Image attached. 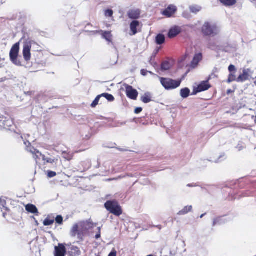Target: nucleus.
Returning <instances> with one entry per match:
<instances>
[{
	"instance_id": "f257e3e1",
	"label": "nucleus",
	"mask_w": 256,
	"mask_h": 256,
	"mask_svg": "<svg viewBox=\"0 0 256 256\" xmlns=\"http://www.w3.org/2000/svg\"><path fill=\"white\" fill-rule=\"evenodd\" d=\"M201 31L204 36H214L219 33L218 27L209 22L204 23L201 28Z\"/></svg>"
},
{
	"instance_id": "f03ea898",
	"label": "nucleus",
	"mask_w": 256,
	"mask_h": 256,
	"mask_svg": "<svg viewBox=\"0 0 256 256\" xmlns=\"http://www.w3.org/2000/svg\"><path fill=\"white\" fill-rule=\"evenodd\" d=\"M161 84L166 90H172L180 86L181 80H174L168 78L159 77Z\"/></svg>"
},
{
	"instance_id": "7ed1b4c3",
	"label": "nucleus",
	"mask_w": 256,
	"mask_h": 256,
	"mask_svg": "<svg viewBox=\"0 0 256 256\" xmlns=\"http://www.w3.org/2000/svg\"><path fill=\"white\" fill-rule=\"evenodd\" d=\"M106 208L110 213L116 216H120L122 214V210L118 202L116 200H108L104 204Z\"/></svg>"
},
{
	"instance_id": "20e7f679",
	"label": "nucleus",
	"mask_w": 256,
	"mask_h": 256,
	"mask_svg": "<svg viewBox=\"0 0 256 256\" xmlns=\"http://www.w3.org/2000/svg\"><path fill=\"white\" fill-rule=\"evenodd\" d=\"M20 50V43L16 42L13 45L10 52V57L12 62L17 66H21L22 62L18 59Z\"/></svg>"
},
{
	"instance_id": "39448f33",
	"label": "nucleus",
	"mask_w": 256,
	"mask_h": 256,
	"mask_svg": "<svg viewBox=\"0 0 256 256\" xmlns=\"http://www.w3.org/2000/svg\"><path fill=\"white\" fill-rule=\"evenodd\" d=\"M78 224L80 228V232L78 233V240L82 241L83 240L85 232L92 228L94 224L89 220L80 222Z\"/></svg>"
},
{
	"instance_id": "423d86ee",
	"label": "nucleus",
	"mask_w": 256,
	"mask_h": 256,
	"mask_svg": "<svg viewBox=\"0 0 256 256\" xmlns=\"http://www.w3.org/2000/svg\"><path fill=\"white\" fill-rule=\"evenodd\" d=\"M210 79V77L207 80L201 82L197 88L194 89L192 94H196L198 92L207 90L210 88L211 85L208 82Z\"/></svg>"
},
{
	"instance_id": "0eeeda50",
	"label": "nucleus",
	"mask_w": 256,
	"mask_h": 256,
	"mask_svg": "<svg viewBox=\"0 0 256 256\" xmlns=\"http://www.w3.org/2000/svg\"><path fill=\"white\" fill-rule=\"evenodd\" d=\"M86 32H88L92 34H97L102 33V35L103 38L106 39L108 42H112V36L110 32H108V31H102V30H92L90 31L88 30H84Z\"/></svg>"
},
{
	"instance_id": "6e6552de",
	"label": "nucleus",
	"mask_w": 256,
	"mask_h": 256,
	"mask_svg": "<svg viewBox=\"0 0 256 256\" xmlns=\"http://www.w3.org/2000/svg\"><path fill=\"white\" fill-rule=\"evenodd\" d=\"M28 150L33 155L34 158L38 160H46L45 156L34 148L29 147L28 148Z\"/></svg>"
},
{
	"instance_id": "1a4fd4ad",
	"label": "nucleus",
	"mask_w": 256,
	"mask_h": 256,
	"mask_svg": "<svg viewBox=\"0 0 256 256\" xmlns=\"http://www.w3.org/2000/svg\"><path fill=\"white\" fill-rule=\"evenodd\" d=\"M177 11V8L174 4H170L162 12V14L167 18H170Z\"/></svg>"
},
{
	"instance_id": "9d476101",
	"label": "nucleus",
	"mask_w": 256,
	"mask_h": 256,
	"mask_svg": "<svg viewBox=\"0 0 256 256\" xmlns=\"http://www.w3.org/2000/svg\"><path fill=\"white\" fill-rule=\"evenodd\" d=\"M141 10L140 9H130L127 12L128 17L134 20H136L140 18Z\"/></svg>"
},
{
	"instance_id": "9b49d317",
	"label": "nucleus",
	"mask_w": 256,
	"mask_h": 256,
	"mask_svg": "<svg viewBox=\"0 0 256 256\" xmlns=\"http://www.w3.org/2000/svg\"><path fill=\"white\" fill-rule=\"evenodd\" d=\"M126 94L127 96L133 100H136L138 96V92L132 86H126Z\"/></svg>"
},
{
	"instance_id": "f8f14e48",
	"label": "nucleus",
	"mask_w": 256,
	"mask_h": 256,
	"mask_svg": "<svg viewBox=\"0 0 256 256\" xmlns=\"http://www.w3.org/2000/svg\"><path fill=\"white\" fill-rule=\"evenodd\" d=\"M250 73H252L250 69H244L242 70V73L237 78L236 82H243L248 80Z\"/></svg>"
},
{
	"instance_id": "ddd939ff",
	"label": "nucleus",
	"mask_w": 256,
	"mask_h": 256,
	"mask_svg": "<svg viewBox=\"0 0 256 256\" xmlns=\"http://www.w3.org/2000/svg\"><path fill=\"white\" fill-rule=\"evenodd\" d=\"M31 45L27 44L24 45L23 48V56L24 59L26 61H29L31 58Z\"/></svg>"
},
{
	"instance_id": "4468645a",
	"label": "nucleus",
	"mask_w": 256,
	"mask_h": 256,
	"mask_svg": "<svg viewBox=\"0 0 256 256\" xmlns=\"http://www.w3.org/2000/svg\"><path fill=\"white\" fill-rule=\"evenodd\" d=\"M54 256H65L66 248L63 244H59L58 246L54 248Z\"/></svg>"
},
{
	"instance_id": "2eb2a0df",
	"label": "nucleus",
	"mask_w": 256,
	"mask_h": 256,
	"mask_svg": "<svg viewBox=\"0 0 256 256\" xmlns=\"http://www.w3.org/2000/svg\"><path fill=\"white\" fill-rule=\"evenodd\" d=\"M140 26V22L136 20H132L130 24V30L132 34L130 35H135L138 33V28Z\"/></svg>"
},
{
	"instance_id": "dca6fc26",
	"label": "nucleus",
	"mask_w": 256,
	"mask_h": 256,
	"mask_svg": "<svg viewBox=\"0 0 256 256\" xmlns=\"http://www.w3.org/2000/svg\"><path fill=\"white\" fill-rule=\"evenodd\" d=\"M181 32V28L178 26L172 27L168 32V37L170 38L177 36Z\"/></svg>"
},
{
	"instance_id": "f3484780",
	"label": "nucleus",
	"mask_w": 256,
	"mask_h": 256,
	"mask_svg": "<svg viewBox=\"0 0 256 256\" xmlns=\"http://www.w3.org/2000/svg\"><path fill=\"white\" fill-rule=\"evenodd\" d=\"M80 232V228L78 224H74L72 227L70 234L72 237H75L78 235V233Z\"/></svg>"
},
{
	"instance_id": "a211bd4d",
	"label": "nucleus",
	"mask_w": 256,
	"mask_h": 256,
	"mask_svg": "<svg viewBox=\"0 0 256 256\" xmlns=\"http://www.w3.org/2000/svg\"><path fill=\"white\" fill-rule=\"evenodd\" d=\"M26 210L29 212L36 214H38V210L36 207L32 204H28L26 206Z\"/></svg>"
},
{
	"instance_id": "6ab92c4d",
	"label": "nucleus",
	"mask_w": 256,
	"mask_h": 256,
	"mask_svg": "<svg viewBox=\"0 0 256 256\" xmlns=\"http://www.w3.org/2000/svg\"><path fill=\"white\" fill-rule=\"evenodd\" d=\"M140 100L144 104L150 102L152 101L151 94L150 92L145 93L142 96Z\"/></svg>"
},
{
	"instance_id": "aec40b11",
	"label": "nucleus",
	"mask_w": 256,
	"mask_h": 256,
	"mask_svg": "<svg viewBox=\"0 0 256 256\" xmlns=\"http://www.w3.org/2000/svg\"><path fill=\"white\" fill-rule=\"evenodd\" d=\"M220 2L226 6H232L236 4V0H218Z\"/></svg>"
},
{
	"instance_id": "412c9836",
	"label": "nucleus",
	"mask_w": 256,
	"mask_h": 256,
	"mask_svg": "<svg viewBox=\"0 0 256 256\" xmlns=\"http://www.w3.org/2000/svg\"><path fill=\"white\" fill-rule=\"evenodd\" d=\"M202 53L196 54L194 55L193 60H192V64H193L197 65L199 62L202 60Z\"/></svg>"
},
{
	"instance_id": "4be33fe9",
	"label": "nucleus",
	"mask_w": 256,
	"mask_h": 256,
	"mask_svg": "<svg viewBox=\"0 0 256 256\" xmlns=\"http://www.w3.org/2000/svg\"><path fill=\"white\" fill-rule=\"evenodd\" d=\"M190 10L191 12L197 14L202 10V7L198 5H192L190 6Z\"/></svg>"
},
{
	"instance_id": "5701e85b",
	"label": "nucleus",
	"mask_w": 256,
	"mask_h": 256,
	"mask_svg": "<svg viewBox=\"0 0 256 256\" xmlns=\"http://www.w3.org/2000/svg\"><path fill=\"white\" fill-rule=\"evenodd\" d=\"M192 210V206H186L184 207L182 210H180L178 212V214L179 215H184V214H186L188 212H191Z\"/></svg>"
},
{
	"instance_id": "b1692460",
	"label": "nucleus",
	"mask_w": 256,
	"mask_h": 256,
	"mask_svg": "<svg viewBox=\"0 0 256 256\" xmlns=\"http://www.w3.org/2000/svg\"><path fill=\"white\" fill-rule=\"evenodd\" d=\"M156 41L157 44H162L165 42V37L164 35L162 34H158L156 38Z\"/></svg>"
},
{
	"instance_id": "393cba45",
	"label": "nucleus",
	"mask_w": 256,
	"mask_h": 256,
	"mask_svg": "<svg viewBox=\"0 0 256 256\" xmlns=\"http://www.w3.org/2000/svg\"><path fill=\"white\" fill-rule=\"evenodd\" d=\"M180 96L182 98H186L190 96V90L188 88H184L180 90Z\"/></svg>"
},
{
	"instance_id": "a878e982",
	"label": "nucleus",
	"mask_w": 256,
	"mask_h": 256,
	"mask_svg": "<svg viewBox=\"0 0 256 256\" xmlns=\"http://www.w3.org/2000/svg\"><path fill=\"white\" fill-rule=\"evenodd\" d=\"M100 95L101 97L105 98L108 102H114L115 100L114 96L112 94L108 93H103Z\"/></svg>"
},
{
	"instance_id": "bb28decb",
	"label": "nucleus",
	"mask_w": 256,
	"mask_h": 256,
	"mask_svg": "<svg viewBox=\"0 0 256 256\" xmlns=\"http://www.w3.org/2000/svg\"><path fill=\"white\" fill-rule=\"evenodd\" d=\"M170 68V64L168 62L165 61L162 62L161 64V69L163 70H167Z\"/></svg>"
},
{
	"instance_id": "cd10ccee",
	"label": "nucleus",
	"mask_w": 256,
	"mask_h": 256,
	"mask_svg": "<svg viewBox=\"0 0 256 256\" xmlns=\"http://www.w3.org/2000/svg\"><path fill=\"white\" fill-rule=\"evenodd\" d=\"M236 78L235 76V74L234 73H230L228 75V78L227 80V82L230 83L232 82L236 81Z\"/></svg>"
},
{
	"instance_id": "c85d7f7f",
	"label": "nucleus",
	"mask_w": 256,
	"mask_h": 256,
	"mask_svg": "<svg viewBox=\"0 0 256 256\" xmlns=\"http://www.w3.org/2000/svg\"><path fill=\"white\" fill-rule=\"evenodd\" d=\"M224 223V222L222 218L221 217H220L214 220L212 226H215L216 224H222Z\"/></svg>"
},
{
	"instance_id": "c756f323",
	"label": "nucleus",
	"mask_w": 256,
	"mask_h": 256,
	"mask_svg": "<svg viewBox=\"0 0 256 256\" xmlns=\"http://www.w3.org/2000/svg\"><path fill=\"white\" fill-rule=\"evenodd\" d=\"M100 98V95H98L90 104V106L93 108H95L98 104Z\"/></svg>"
},
{
	"instance_id": "7c9ffc66",
	"label": "nucleus",
	"mask_w": 256,
	"mask_h": 256,
	"mask_svg": "<svg viewBox=\"0 0 256 256\" xmlns=\"http://www.w3.org/2000/svg\"><path fill=\"white\" fill-rule=\"evenodd\" d=\"M54 219L50 220L46 218L44 222V224L45 226H49L54 224Z\"/></svg>"
},
{
	"instance_id": "2f4dec72",
	"label": "nucleus",
	"mask_w": 256,
	"mask_h": 256,
	"mask_svg": "<svg viewBox=\"0 0 256 256\" xmlns=\"http://www.w3.org/2000/svg\"><path fill=\"white\" fill-rule=\"evenodd\" d=\"M56 222L60 225L63 224V218L62 216L58 215L56 218Z\"/></svg>"
},
{
	"instance_id": "473e14b6",
	"label": "nucleus",
	"mask_w": 256,
	"mask_h": 256,
	"mask_svg": "<svg viewBox=\"0 0 256 256\" xmlns=\"http://www.w3.org/2000/svg\"><path fill=\"white\" fill-rule=\"evenodd\" d=\"M113 14V10L110 9L106 10L104 11V15L106 17H112Z\"/></svg>"
},
{
	"instance_id": "72a5a7b5",
	"label": "nucleus",
	"mask_w": 256,
	"mask_h": 256,
	"mask_svg": "<svg viewBox=\"0 0 256 256\" xmlns=\"http://www.w3.org/2000/svg\"><path fill=\"white\" fill-rule=\"evenodd\" d=\"M228 71L230 73H236V69L234 65L230 64L228 68Z\"/></svg>"
},
{
	"instance_id": "f704fd0d",
	"label": "nucleus",
	"mask_w": 256,
	"mask_h": 256,
	"mask_svg": "<svg viewBox=\"0 0 256 256\" xmlns=\"http://www.w3.org/2000/svg\"><path fill=\"white\" fill-rule=\"evenodd\" d=\"M4 123H3V126L5 128H9L11 126L12 122L10 120H4Z\"/></svg>"
},
{
	"instance_id": "c9c22d12",
	"label": "nucleus",
	"mask_w": 256,
	"mask_h": 256,
	"mask_svg": "<svg viewBox=\"0 0 256 256\" xmlns=\"http://www.w3.org/2000/svg\"><path fill=\"white\" fill-rule=\"evenodd\" d=\"M0 204L6 210H9L8 208L6 206V200L0 198Z\"/></svg>"
},
{
	"instance_id": "e433bc0d",
	"label": "nucleus",
	"mask_w": 256,
	"mask_h": 256,
	"mask_svg": "<svg viewBox=\"0 0 256 256\" xmlns=\"http://www.w3.org/2000/svg\"><path fill=\"white\" fill-rule=\"evenodd\" d=\"M56 175V174L54 172L48 170V176L50 178H53Z\"/></svg>"
},
{
	"instance_id": "4c0bfd02",
	"label": "nucleus",
	"mask_w": 256,
	"mask_h": 256,
	"mask_svg": "<svg viewBox=\"0 0 256 256\" xmlns=\"http://www.w3.org/2000/svg\"><path fill=\"white\" fill-rule=\"evenodd\" d=\"M98 234L95 236V238L96 240H98V239L99 238H100V228L98 227Z\"/></svg>"
},
{
	"instance_id": "58836bf2",
	"label": "nucleus",
	"mask_w": 256,
	"mask_h": 256,
	"mask_svg": "<svg viewBox=\"0 0 256 256\" xmlns=\"http://www.w3.org/2000/svg\"><path fill=\"white\" fill-rule=\"evenodd\" d=\"M142 108L138 107V108H136L134 110V113L136 114H138L140 113L141 112H142Z\"/></svg>"
},
{
	"instance_id": "ea45409f",
	"label": "nucleus",
	"mask_w": 256,
	"mask_h": 256,
	"mask_svg": "<svg viewBox=\"0 0 256 256\" xmlns=\"http://www.w3.org/2000/svg\"><path fill=\"white\" fill-rule=\"evenodd\" d=\"M108 256H116V251L114 250H113L108 255Z\"/></svg>"
},
{
	"instance_id": "a19ab883",
	"label": "nucleus",
	"mask_w": 256,
	"mask_h": 256,
	"mask_svg": "<svg viewBox=\"0 0 256 256\" xmlns=\"http://www.w3.org/2000/svg\"><path fill=\"white\" fill-rule=\"evenodd\" d=\"M141 74L143 76H146V71L144 70H142L140 71Z\"/></svg>"
},
{
	"instance_id": "79ce46f5",
	"label": "nucleus",
	"mask_w": 256,
	"mask_h": 256,
	"mask_svg": "<svg viewBox=\"0 0 256 256\" xmlns=\"http://www.w3.org/2000/svg\"><path fill=\"white\" fill-rule=\"evenodd\" d=\"M88 26V27H92V24L91 23L88 22L85 28H86Z\"/></svg>"
},
{
	"instance_id": "37998d69",
	"label": "nucleus",
	"mask_w": 256,
	"mask_h": 256,
	"mask_svg": "<svg viewBox=\"0 0 256 256\" xmlns=\"http://www.w3.org/2000/svg\"><path fill=\"white\" fill-rule=\"evenodd\" d=\"M232 92H233V91L232 90L229 89V90H227L226 93H227L228 94H230V93H232Z\"/></svg>"
},
{
	"instance_id": "c03bdc74",
	"label": "nucleus",
	"mask_w": 256,
	"mask_h": 256,
	"mask_svg": "<svg viewBox=\"0 0 256 256\" xmlns=\"http://www.w3.org/2000/svg\"><path fill=\"white\" fill-rule=\"evenodd\" d=\"M156 227L158 228L160 230L162 228V226L160 225L156 226Z\"/></svg>"
},
{
	"instance_id": "a18cd8bd",
	"label": "nucleus",
	"mask_w": 256,
	"mask_h": 256,
	"mask_svg": "<svg viewBox=\"0 0 256 256\" xmlns=\"http://www.w3.org/2000/svg\"><path fill=\"white\" fill-rule=\"evenodd\" d=\"M187 186H188V187H192V186H195L192 185V184H188L187 185Z\"/></svg>"
},
{
	"instance_id": "49530a36",
	"label": "nucleus",
	"mask_w": 256,
	"mask_h": 256,
	"mask_svg": "<svg viewBox=\"0 0 256 256\" xmlns=\"http://www.w3.org/2000/svg\"><path fill=\"white\" fill-rule=\"evenodd\" d=\"M46 162L47 163L50 162V163L52 164V162H54V161H49V160H48V161H46Z\"/></svg>"
},
{
	"instance_id": "de8ad7c7",
	"label": "nucleus",
	"mask_w": 256,
	"mask_h": 256,
	"mask_svg": "<svg viewBox=\"0 0 256 256\" xmlns=\"http://www.w3.org/2000/svg\"><path fill=\"white\" fill-rule=\"evenodd\" d=\"M206 214V213L205 214H202L200 216V218H203V216Z\"/></svg>"
},
{
	"instance_id": "09e8293b",
	"label": "nucleus",
	"mask_w": 256,
	"mask_h": 256,
	"mask_svg": "<svg viewBox=\"0 0 256 256\" xmlns=\"http://www.w3.org/2000/svg\"><path fill=\"white\" fill-rule=\"evenodd\" d=\"M6 214V213L4 212L3 213V216L5 218Z\"/></svg>"
},
{
	"instance_id": "8fccbe9b",
	"label": "nucleus",
	"mask_w": 256,
	"mask_h": 256,
	"mask_svg": "<svg viewBox=\"0 0 256 256\" xmlns=\"http://www.w3.org/2000/svg\"><path fill=\"white\" fill-rule=\"evenodd\" d=\"M254 122H256V117H255Z\"/></svg>"
},
{
	"instance_id": "3c124183",
	"label": "nucleus",
	"mask_w": 256,
	"mask_h": 256,
	"mask_svg": "<svg viewBox=\"0 0 256 256\" xmlns=\"http://www.w3.org/2000/svg\"><path fill=\"white\" fill-rule=\"evenodd\" d=\"M248 196V195H244V196Z\"/></svg>"
},
{
	"instance_id": "603ef678",
	"label": "nucleus",
	"mask_w": 256,
	"mask_h": 256,
	"mask_svg": "<svg viewBox=\"0 0 256 256\" xmlns=\"http://www.w3.org/2000/svg\"><path fill=\"white\" fill-rule=\"evenodd\" d=\"M254 84H256V81L254 82Z\"/></svg>"
}]
</instances>
